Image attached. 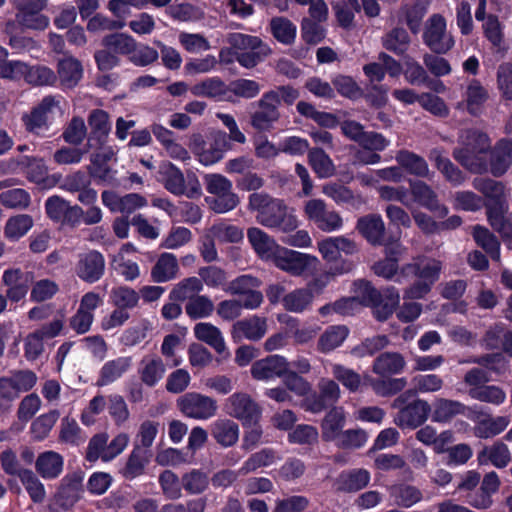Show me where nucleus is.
Returning <instances> with one entry per match:
<instances>
[{
    "mask_svg": "<svg viewBox=\"0 0 512 512\" xmlns=\"http://www.w3.org/2000/svg\"><path fill=\"white\" fill-rule=\"evenodd\" d=\"M19 479L33 502L44 501L46 495L44 486L32 470L23 469L19 474Z\"/></svg>",
    "mask_w": 512,
    "mask_h": 512,
    "instance_id": "nucleus-59",
    "label": "nucleus"
},
{
    "mask_svg": "<svg viewBox=\"0 0 512 512\" xmlns=\"http://www.w3.org/2000/svg\"><path fill=\"white\" fill-rule=\"evenodd\" d=\"M458 147L452 152L453 158L473 174L488 172V163L483 156L491 148L490 138L477 129L463 130L458 138Z\"/></svg>",
    "mask_w": 512,
    "mask_h": 512,
    "instance_id": "nucleus-2",
    "label": "nucleus"
},
{
    "mask_svg": "<svg viewBox=\"0 0 512 512\" xmlns=\"http://www.w3.org/2000/svg\"><path fill=\"white\" fill-rule=\"evenodd\" d=\"M441 271L442 262L427 256L414 257L411 262L404 264L400 268V276L415 277L417 280L404 289L403 298L409 300L425 298L439 280Z\"/></svg>",
    "mask_w": 512,
    "mask_h": 512,
    "instance_id": "nucleus-1",
    "label": "nucleus"
},
{
    "mask_svg": "<svg viewBox=\"0 0 512 512\" xmlns=\"http://www.w3.org/2000/svg\"><path fill=\"white\" fill-rule=\"evenodd\" d=\"M203 290L202 280L196 276L187 277L176 283L169 293L172 301H189L191 298L200 295Z\"/></svg>",
    "mask_w": 512,
    "mask_h": 512,
    "instance_id": "nucleus-39",
    "label": "nucleus"
},
{
    "mask_svg": "<svg viewBox=\"0 0 512 512\" xmlns=\"http://www.w3.org/2000/svg\"><path fill=\"white\" fill-rule=\"evenodd\" d=\"M356 228L370 244L374 246L384 244L386 228L380 215L369 214L359 218Z\"/></svg>",
    "mask_w": 512,
    "mask_h": 512,
    "instance_id": "nucleus-25",
    "label": "nucleus"
},
{
    "mask_svg": "<svg viewBox=\"0 0 512 512\" xmlns=\"http://www.w3.org/2000/svg\"><path fill=\"white\" fill-rule=\"evenodd\" d=\"M139 293L128 286L114 287L110 293L111 303L117 308L133 309L138 305Z\"/></svg>",
    "mask_w": 512,
    "mask_h": 512,
    "instance_id": "nucleus-57",
    "label": "nucleus"
},
{
    "mask_svg": "<svg viewBox=\"0 0 512 512\" xmlns=\"http://www.w3.org/2000/svg\"><path fill=\"white\" fill-rule=\"evenodd\" d=\"M199 279L202 280V284L213 289H222L225 291L227 287V275L226 272L217 266H206L202 267L198 271Z\"/></svg>",
    "mask_w": 512,
    "mask_h": 512,
    "instance_id": "nucleus-62",
    "label": "nucleus"
},
{
    "mask_svg": "<svg viewBox=\"0 0 512 512\" xmlns=\"http://www.w3.org/2000/svg\"><path fill=\"white\" fill-rule=\"evenodd\" d=\"M480 465L492 464L496 468H505L511 461L508 446L502 441H496L490 446H484L477 454Z\"/></svg>",
    "mask_w": 512,
    "mask_h": 512,
    "instance_id": "nucleus-29",
    "label": "nucleus"
},
{
    "mask_svg": "<svg viewBox=\"0 0 512 512\" xmlns=\"http://www.w3.org/2000/svg\"><path fill=\"white\" fill-rule=\"evenodd\" d=\"M276 266L294 276H300L309 265V256L294 250H285L275 258Z\"/></svg>",
    "mask_w": 512,
    "mask_h": 512,
    "instance_id": "nucleus-33",
    "label": "nucleus"
},
{
    "mask_svg": "<svg viewBox=\"0 0 512 512\" xmlns=\"http://www.w3.org/2000/svg\"><path fill=\"white\" fill-rule=\"evenodd\" d=\"M472 236L476 244L490 255L492 260H500V242L488 228L476 225L473 227Z\"/></svg>",
    "mask_w": 512,
    "mask_h": 512,
    "instance_id": "nucleus-42",
    "label": "nucleus"
},
{
    "mask_svg": "<svg viewBox=\"0 0 512 512\" xmlns=\"http://www.w3.org/2000/svg\"><path fill=\"white\" fill-rule=\"evenodd\" d=\"M369 385L373 391L382 397H388L401 392L407 385L406 378H368Z\"/></svg>",
    "mask_w": 512,
    "mask_h": 512,
    "instance_id": "nucleus-50",
    "label": "nucleus"
},
{
    "mask_svg": "<svg viewBox=\"0 0 512 512\" xmlns=\"http://www.w3.org/2000/svg\"><path fill=\"white\" fill-rule=\"evenodd\" d=\"M179 410L186 416L196 420H208L217 413V401L209 396L189 392L177 400Z\"/></svg>",
    "mask_w": 512,
    "mask_h": 512,
    "instance_id": "nucleus-11",
    "label": "nucleus"
},
{
    "mask_svg": "<svg viewBox=\"0 0 512 512\" xmlns=\"http://www.w3.org/2000/svg\"><path fill=\"white\" fill-rule=\"evenodd\" d=\"M290 363L280 355H270L253 363L251 375L256 380H270L276 377H282Z\"/></svg>",
    "mask_w": 512,
    "mask_h": 512,
    "instance_id": "nucleus-23",
    "label": "nucleus"
},
{
    "mask_svg": "<svg viewBox=\"0 0 512 512\" xmlns=\"http://www.w3.org/2000/svg\"><path fill=\"white\" fill-rule=\"evenodd\" d=\"M210 430L212 438L222 448L233 447L239 440V425L231 419H217Z\"/></svg>",
    "mask_w": 512,
    "mask_h": 512,
    "instance_id": "nucleus-26",
    "label": "nucleus"
},
{
    "mask_svg": "<svg viewBox=\"0 0 512 512\" xmlns=\"http://www.w3.org/2000/svg\"><path fill=\"white\" fill-rule=\"evenodd\" d=\"M195 337L211 346L217 353L222 354L226 350L222 332L218 327L209 322H199L194 326Z\"/></svg>",
    "mask_w": 512,
    "mask_h": 512,
    "instance_id": "nucleus-36",
    "label": "nucleus"
},
{
    "mask_svg": "<svg viewBox=\"0 0 512 512\" xmlns=\"http://www.w3.org/2000/svg\"><path fill=\"white\" fill-rule=\"evenodd\" d=\"M466 105L471 114H476L478 108L488 99V91L483 87L480 81L472 79L466 89Z\"/></svg>",
    "mask_w": 512,
    "mask_h": 512,
    "instance_id": "nucleus-61",
    "label": "nucleus"
},
{
    "mask_svg": "<svg viewBox=\"0 0 512 512\" xmlns=\"http://www.w3.org/2000/svg\"><path fill=\"white\" fill-rule=\"evenodd\" d=\"M63 460L60 454L47 451L39 455L36 469L43 478H55L62 471Z\"/></svg>",
    "mask_w": 512,
    "mask_h": 512,
    "instance_id": "nucleus-48",
    "label": "nucleus"
},
{
    "mask_svg": "<svg viewBox=\"0 0 512 512\" xmlns=\"http://www.w3.org/2000/svg\"><path fill=\"white\" fill-rule=\"evenodd\" d=\"M345 425V414L342 408L331 409L322 420V438L324 441H335L342 434Z\"/></svg>",
    "mask_w": 512,
    "mask_h": 512,
    "instance_id": "nucleus-40",
    "label": "nucleus"
},
{
    "mask_svg": "<svg viewBox=\"0 0 512 512\" xmlns=\"http://www.w3.org/2000/svg\"><path fill=\"white\" fill-rule=\"evenodd\" d=\"M57 80L56 74L46 66H29L27 65V71L25 81L33 86H46L53 85Z\"/></svg>",
    "mask_w": 512,
    "mask_h": 512,
    "instance_id": "nucleus-64",
    "label": "nucleus"
},
{
    "mask_svg": "<svg viewBox=\"0 0 512 512\" xmlns=\"http://www.w3.org/2000/svg\"><path fill=\"white\" fill-rule=\"evenodd\" d=\"M191 93L196 97H206L217 101L235 102L232 95L228 93V85L219 77L206 78L196 84L191 89Z\"/></svg>",
    "mask_w": 512,
    "mask_h": 512,
    "instance_id": "nucleus-24",
    "label": "nucleus"
},
{
    "mask_svg": "<svg viewBox=\"0 0 512 512\" xmlns=\"http://www.w3.org/2000/svg\"><path fill=\"white\" fill-rule=\"evenodd\" d=\"M267 332V320L257 315L236 321L231 328V337L234 342L259 341Z\"/></svg>",
    "mask_w": 512,
    "mask_h": 512,
    "instance_id": "nucleus-18",
    "label": "nucleus"
},
{
    "mask_svg": "<svg viewBox=\"0 0 512 512\" xmlns=\"http://www.w3.org/2000/svg\"><path fill=\"white\" fill-rule=\"evenodd\" d=\"M165 370V365L160 357L146 356L140 363V379L145 385L153 387L162 379Z\"/></svg>",
    "mask_w": 512,
    "mask_h": 512,
    "instance_id": "nucleus-37",
    "label": "nucleus"
},
{
    "mask_svg": "<svg viewBox=\"0 0 512 512\" xmlns=\"http://www.w3.org/2000/svg\"><path fill=\"white\" fill-rule=\"evenodd\" d=\"M248 207L257 212V222L265 227L278 228L285 233L294 231L298 227L296 216L288 212L284 201L273 198L267 193H252L249 196Z\"/></svg>",
    "mask_w": 512,
    "mask_h": 512,
    "instance_id": "nucleus-3",
    "label": "nucleus"
},
{
    "mask_svg": "<svg viewBox=\"0 0 512 512\" xmlns=\"http://www.w3.org/2000/svg\"><path fill=\"white\" fill-rule=\"evenodd\" d=\"M305 217L320 231L330 233L339 230L343 226V218L322 199H310L303 207Z\"/></svg>",
    "mask_w": 512,
    "mask_h": 512,
    "instance_id": "nucleus-7",
    "label": "nucleus"
},
{
    "mask_svg": "<svg viewBox=\"0 0 512 512\" xmlns=\"http://www.w3.org/2000/svg\"><path fill=\"white\" fill-rule=\"evenodd\" d=\"M389 343L390 340L386 335H376L370 338H366L359 345L353 347L350 353L357 358L372 356L378 351L386 348Z\"/></svg>",
    "mask_w": 512,
    "mask_h": 512,
    "instance_id": "nucleus-56",
    "label": "nucleus"
},
{
    "mask_svg": "<svg viewBox=\"0 0 512 512\" xmlns=\"http://www.w3.org/2000/svg\"><path fill=\"white\" fill-rule=\"evenodd\" d=\"M429 3V0H415L414 3L404 5L401 8L402 13L405 15V22L412 33L417 34L420 31Z\"/></svg>",
    "mask_w": 512,
    "mask_h": 512,
    "instance_id": "nucleus-46",
    "label": "nucleus"
},
{
    "mask_svg": "<svg viewBox=\"0 0 512 512\" xmlns=\"http://www.w3.org/2000/svg\"><path fill=\"white\" fill-rule=\"evenodd\" d=\"M252 105L255 110L250 113V125L259 132L269 131L280 118L278 95L276 92H265Z\"/></svg>",
    "mask_w": 512,
    "mask_h": 512,
    "instance_id": "nucleus-8",
    "label": "nucleus"
},
{
    "mask_svg": "<svg viewBox=\"0 0 512 512\" xmlns=\"http://www.w3.org/2000/svg\"><path fill=\"white\" fill-rule=\"evenodd\" d=\"M314 299L310 289L299 288L287 293L282 298L283 307L293 313H302L308 309Z\"/></svg>",
    "mask_w": 512,
    "mask_h": 512,
    "instance_id": "nucleus-45",
    "label": "nucleus"
},
{
    "mask_svg": "<svg viewBox=\"0 0 512 512\" xmlns=\"http://www.w3.org/2000/svg\"><path fill=\"white\" fill-rule=\"evenodd\" d=\"M370 481V473L365 469H352L342 472L337 478V490L346 493L365 488Z\"/></svg>",
    "mask_w": 512,
    "mask_h": 512,
    "instance_id": "nucleus-34",
    "label": "nucleus"
},
{
    "mask_svg": "<svg viewBox=\"0 0 512 512\" xmlns=\"http://www.w3.org/2000/svg\"><path fill=\"white\" fill-rule=\"evenodd\" d=\"M390 494L398 506L411 507L422 499L421 491L412 485L400 484L392 486Z\"/></svg>",
    "mask_w": 512,
    "mask_h": 512,
    "instance_id": "nucleus-55",
    "label": "nucleus"
},
{
    "mask_svg": "<svg viewBox=\"0 0 512 512\" xmlns=\"http://www.w3.org/2000/svg\"><path fill=\"white\" fill-rule=\"evenodd\" d=\"M131 366V358L119 357L106 362L101 368L96 385L106 386L120 378Z\"/></svg>",
    "mask_w": 512,
    "mask_h": 512,
    "instance_id": "nucleus-41",
    "label": "nucleus"
},
{
    "mask_svg": "<svg viewBox=\"0 0 512 512\" xmlns=\"http://www.w3.org/2000/svg\"><path fill=\"white\" fill-rule=\"evenodd\" d=\"M405 366L406 361L400 353L384 352L375 358L372 371L381 377H388L401 373Z\"/></svg>",
    "mask_w": 512,
    "mask_h": 512,
    "instance_id": "nucleus-32",
    "label": "nucleus"
},
{
    "mask_svg": "<svg viewBox=\"0 0 512 512\" xmlns=\"http://www.w3.org/2000/svg\"><path fill=\"white\" fill-rule=\"evenodd\" d=\"M204 183L208 193L215 195L210 201L211 209L216 213L233 210L239 204V197L232 191V182L217 173L206 174Z\"/></svg>",
    "mask_w": 512,
    "mask_h": 512,
    "instance_id": "nucleus-5",
    "label": "nucleus"
},
{
    "mask_svg": "<svg viewBox=\"0 0 512 512\" xmlns=\"http://www.w3.org/2000/svg\"><path fill=\"white\" fill-rule=\"evenodd\" d=\"M34 221L30 215L19 214L10 217L4 227V236L12 241L19 240L33 227Z\"/></svg>",
    "mask_w": 512,
    "mask_h": 512,
    "instance_id": "nucleus-51",
    "label": "nucleus"
},
{
    "mask_svg": "<svg viewBox=\"0 0 512 512\" xmlns=\"http://www.w3.org/2000/svg\"><path fill=\"white\" fill-rule=\"evenodd\" d=\"M307 158L309 165L319 178H329L335 174V165L323 149L311 148Z\"/></svg>",
    "mask_w": 512,
    "mask_h": 512,
    "instance_id": "nucleus-43",
    "label": "nucleus"
},
{
    "mask_svg": "<svg viewBox=\"0 0 512 512\" xmlns=\"http://www.w3.org/2000/svg\"><path fill=\"white\" fill-rule=\"evenodd\" d=\"M409 186L414 200L419 205L435 213L438 217L447 216L448 208L440 203L431 186L421 180H410Z\"/></svg>",
    "mask_w": 512,
    "mask_h": 512,
    "instance_id": "nucleus-19",
    "label": "nucleus"
},
{
    "mask_svg": "<svg viewBox=\"0 0 512 512\" xmlns=\"http://www.w3.org/2000/svg\"><path fill=\"white\" fill-rule=\"evenodd\" d=\"M423 42L435 54H446L454 46V39L446 30V21L440 14H433L425 24Z\"/></svg>",
    "mask_w": 512,
    "mask_h": 512,
    "instance_id": "nucleus-9",
    "label": "nucleus"
},
{
    "mask_svg": "<svg viewBox=\"0 0 512 512\" xmlns=\"http://www.w3.org/2000/svg\"><path fill=\"white\" fill-rule=\"evenodd\" d=\"M409 43L410 37L403 28H394L382 39L384 48L397 55L404 54L408 49Z\"/></svg>",
    "mask_w": 512,
    "mask_h": 512,
    "instance_id": "nucleus-58",
    "label": "nucleus"
},
{
    "mask_svg": "<svg viewBox=\"0 0 512 512\" xmlns=\"http://www.w3.org/2000/svg\"><path fill=\"white\" fill-rule=\"evenodd\" d=\"M152 453L150 450L134 446L129 454L124 467L120 470L127 480H133L144 474L146 466L150 462Z\"/></svg>",
    "mask_w": 512,
    "mask_h": 512,
    "instance_id": "nucleus-31",
    "label": "nucleus"
},
{
    "mask_svg": "<svg viewBox=\"0 0 512 512\" xmlns=\"http://www.w3.org/2000/svg\"><path fill=\"white\" fill-rule=\"evenodd\" d=\"M215 309L213 301L207 295H198L185 304V313L192 320L208 318Z\"/></svg>",
    "mask_w": 512,
    "mask_h": 512,
    "instance_id": "nucleus-52",
    "label": "nucleus"
},
{
    "mask_svg": "<svg viewBox=\"0 0 512 512\" xmlns=\"http://www.w3.org/2000/svg\"><path fill=\"white\" fill-rule=\"evenodd\" d=\"M136 40L125 33H113L102 39V45L112 50L115 54L128 56L134 51Z\"/></svg>",
    "mask_w": 512,
    "mask_h": 512,
    "instance_id": "nucleus-54",
    "label": "nucleus"
},
{
    "mask_svg": "<svg viewBox=\"0 0 512 512\" xmlns=\"http://www.w3.org/2000/svg\"><path fill=\"white\" fill-rule=\"evenodd\" d=\"M395 159L401 168L409 174L420 178L430 179L434 173L430 171L427 161L420 155L409 150H400L396 153Z\"/></svg>",
    "mask_w": 512,
    "mask_h": 512,
    "instance_id": "nucleus-28",
    "label": "nucleus"
},
{
    "mask_svg": "<svg viewBox=\"0 0 512 512\" xmlns=\"http://www.w3.org/2000/svg\"><path fill=\"white\" fill-rule=\"evenodd\" d=\"M281 457L272 448H263L252 453L239 469L240 475H248L256 470L268 467L279 461Z\"/></svg>",
    "mask_w": 512,
    "mask_h": 512,
    "instance_id": "nucleus-35",
    "label": "nucleus"
},
{
    "mask_svg": "<svg viewBox=\"0 0 512 512\" xmlns=\"http://www.w3.org/2000/svg\"><path fill=\"white\" fill-rule=\"evenodd\" d=\"M163 495L169 500L182 497L181 479L171 470H164L158 478Z\"/></svg>",
    "mask_w": 512,
    "mask_h": 512,
    "instance_id": "nucleus-60",
    "label": "nucleus"
},
{
    "mask_svg": "<svg viewBox=\"0 0 512 512\" xmlns=\"http://www.w3.org/2000/svg\"><path fill=\"white\" fill-rule=\"evenodd\" d=\"M431 407V420L435 423H448L458 415H464L466 411L463 403L447 398H436Z\"/></svg>",
    "mask_w": 512,
    "mask_h": 512,
    "instance_id": "nucleus-30",
    "label": "nucleus"
},
{
    "mask_svg": "<svg viewBox=\"0 0 512 512\" xmlns=\"http://www.w3.org/2000/svg\"><path fill=\"white\" fill-rule=\"evenodd\" d=\"M211 234L223 243H238L243 240V229L232 224L217 223L209 229Z\"/></svg>",
    "mask_w": 512,
    "mask_h": 512,
    "instance_id": "nucleus-63",
    "label": "nucleus"
},
{
    "mask_svg": "<svg viewBox=\"0 0 512 512\" xmlns=\"http://www.w3.org/2000/svg\"><path fill=\"white\" fill-rule=\"evenodd\" d=\"M473 188L483 195L488 223L506 217L509 211V189L501 182L489 177H476Z\"/></svg>",
    "mask_w": 512,
    "mask_h": 512,
    "instance_id": "nucleus-4",
    "label": "nucleus"
},
{
    "mask_svg": "<svg viewBox=\"0 0 512 512\" xmlns=\"http://www.w3.org/2000/svg\"><path fill=\"white\" fill-rule=\"evenodd\" d=\"M247 238L252 248L260 257H270L276 247L274 239L258 227L247 230Z\"/></svg>",
    "mask_w": 512,
    "mask_h": 512,
    "instance_id": "nucleus-44",
    "label": "nucleus"
},
{
    "mask_svg": "<svg viewBox=\"0 0 512 512\" xmlns=\"http://www.w3.org/2000/svg\"><path fill=\"white\" fill-rule=\"evenodd\" d=\"M472 399L492 405H501L506 400L505 391L496 385H482L481 387L470 388L468 391Z\"/></svg>",
    "mask_w": 512,
    "mask_h": 512,
    "instance_id": "nucleus-53",
    "label": "nucleus"
},
{
    "mask_svg": "<svg viewBox=\"0 0 512 512\" xmlns=\"http://www.w3.org/2000/svg\"><path fill=\"white\" fill-rule=\"evenodd\" d=\"M225 411L231 417L240 420L244 426L258 423L262 409L252 397L244 392H237L227 398Z\"/></svg>",
    "mask_w": 512,
    "mask_h": 512,
    "instance_id": "nucleus-10",
    "label": "nucleus"
},
{
    "mask_svg": "<svg viewBox=\"0 0 512 512\" xmlns=\"http://www.w3.org/2000/svg\"><path fill=\"white\" fill-rule=\"evenodd\" d=\"M33 278V272H25L19 267H10L3 271L1 284L5 287V295L10 302L18 303L25 299Z\"/></svg>",
    "mask_w": 512,
    "mask_h": 512,
    "instance_id": "nucleus-13",
    "label": "nucleus"
},
{
    "mask_svg": "<svg viewBox=\"0 0 512 512\" xmlns=\"http://www.w3.org/2000/svg\"><path fill=\"white\" fill-rule=\"evenodd\" d=\"M472 421L474 422L473 434L479 439H489L499 435L510 423L506 416L493 417L485 412H476Z\"/></svg>",
    "mask_w": 512,
    "mask_h": 512,
    "instance_id": "nucleus-20",
    "label": "nucleus"
},
{
    "mask_svg": "<svg viewBox=\"0 0 512 512\" xmlns=\"http://www.w3.org/2000/svg\"><path fill=\"white\" fill-rule=\"evenodd\" d=\"M47 6V0H22L17 6L16 22L32 30H44L49 25V18L41 11Z\"/></svg>",
    "mask_w": 512,
    "mask_h": 512,
    "instance_id": "nucleus-15",
    "label": "nucleus"
},
{
    "mask_svg": "<svg viewBox=\"0 0 512 512\" xmlns=\"http://www.w3.org/2000/svg\"><path fill=\"white\" fill-rule=\"evenodd\" d=\"M431 410L432 407L426 400L418 398L398 411L394 423L403 429H416L426 422Z\"/></svg>",
    "mask_w": 512,
    "mask_h": 512,
    "instance_id": "nucleus-16",
    "label": "nucleus"
},
{
    "mask_svg": "<svg viewBox=\"0 0 512 512\" xmlns=\"http://www.w3.org/2000/svg\"><path fill=\"white\" fill-rule=\"evenodd\" d=\"M209 482L208 474L201 469H191L181 477L182 487L190 495H199L205 492Z\"/></svg>",
    "mask_w": 512,
    "mask_h": 512,
    "instance_id": "nucleus-47",
    "label": "nucleus"
},
{
    "mask_svg": "<svg viewBox=\"0 0 512 512\" xmlns=\"http://www.w3.org/2000/svg\"><path fill=\"white\" fill-rule=\"evenodd\" d=\"M164 187L176 196L185 195L188 198L199 197L202 194L201 184L194 173L184 177L182 171L171 162L162 166Z\"/></svg>",
    "mask_w": 512,
    "mask_h": 512,
    "instance_id": "nucleus-6",
    "label": "nucleus"
},
{
    "mask_svg": "<svg viewBox=\"0 0 512 512\" xmlns=\"http://www.w3.org/2000/svg\"><path fill=\"white\" fill-rule=\"evenodd\" d=\"M75 272L84 282L92 284L99 281L105 272L104 256L96 250L80 254Z\"/></svg>",
    "mask_w": 512,
    "mask_h": 512,
    "instance_id": "nucleus-17",
    "label": "nucleus"
},
{
    "mask_svg": "<svg viewBox=\"0 0 512 512\" xmlns=\"http://www.w3.org/2000/svg\"><path fill=\"white\" fill-rule=\"evenodd\" d=\"M261 281L252 275H241L228 282L225 292L230 295H243L245 309H256L263 302V294L257 290Z\"/></svg>",
    "mask_w": 512,
    "mask_h": 512,
    "instance_id": "nucleus-14",
    "label": "nucleus"
},
{
    "mask_svg": "<svg viewBox=\"0 0 512 512\" xmlns=\"http://www.w3.org/2000/svg\"><path fill=\"white\" fill-rule=\"evenodd\" d=\"M349 329L344 325L329 326L318 338L317 350L321 353H329L345 341L348 337Z\"/></svg>",
    "mask_w": 512,
    "mask_h": 512,
    "instance_id": "nucleus-38",
    "label": "nucleus"
},
{
    "mask_svg": "<svg viewBox=\"0 0 512 512\" xmlns=\"http://www.w3.org/2000/svg\"><path fill=\"white\" fill-rule=\"evenodd\" d=\"M489 151L488 172L494 177L503 176L512 165V140L502 138Z\"/></svg>",
    "mask_w": 512,
    "mask_h": 512,
    "instance_id": "nucleus-22",
    "label": "nucleus"
},
{
    "mask_svg": "<svg viewBox=\"0 0 512 512\" xmlns=\"http://www.w3.org/2000/svg\"><path fill=\"white\" fill-rule=\"evenodd\" d=\"M380 292L382 293V302L377 310L373 311V314L378 321H386L398 307L400 295L394 286H387Z\"/></svg>",
    "mask_w": 512,
    "mask_h": 512,
    "instance_id": "nucleus-49",
    "label": "nucleus"
},
{
    "mask_svg": "<svg viewBox=\"0 0 512 512\" xmlns=\"http://www.w3.org/2000/svg\"><path fill=\"white\" fill-rule=\"evenodd\" d=\"M60 101L53 96L44 97L29 112L23 113L21 121L28 133L40 136L48 130V117L52 111L59 107Z\"/></svg>",
    "mask_w": 512,
    "mask_h": 512,
    "instance_id": "nucleus-12",
    "label": "nucleus"
},
{
    "mask_svg": "<svg viewBox=\"0 0 512 512\" xmlns=\"http://www.w3.org/2000/svg\"><path fill=\"white\" fill-rule=\"evenodd\" d=\"M180 267L176 256L172 253H162L151 268V279L155 283H165L178 277Z\"/></svg>",
    "mask_w": 512,
    "mask_h": 512,
    "instance_id": "nucleus-27",
    "label": "nucleus"
},
{
    "mask_svg": "<svg viewBox=\"0 0 512 512\" xmlns=\"http://www.w3.org/2000/svg\"><path fill=\"white\" fill-rule=\"evenodd\" d=\"M428 158L452 186H460L466 181L465 173L445 155L443 148L435 147L431 149Z\"/></svg>",
    "mask_w": 512,
    "mask_h": 512,
    "instance_id": "nucleus-21",
    "label": "nucleus"
}]
</instances>
